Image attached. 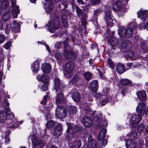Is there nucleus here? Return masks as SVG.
I'll use <instances>...</instances> for the list:
<instances>
[{
    "mask_svg": "<svg viewBox=\"0 0 148 148\" xmlns=\"http://www.w3.org/2000/svg\"><path fill=\"white\" fill-rule=\"evenodd\" d=\"M102 12V10L100 9H97L94 10V18L92 19L93 22L95 21L96 23H97V18L96 15H98L99 14L101 13Z\"/></svg>",
    "mask_w": 148,
    "mask_h": 148,
    "instance_id": "38",
    "label": "nucleus"
},
{
    "mask_svg": "<svg viewBox=\"0 0 148 148\" xmlns=\"http://www.w3.org/2000/svg\"><path fill=\"white\" fill-rule=\"evenodd\" d=\"M107 141L106 139H104L102 141L100 142L102 146H105L107 144Z\"/></svg>",
    "mask_w": 148,
    "mask_h": 148,
    "instance_id": "61",
    "label": "nucleus"
},
{
    "mask_svg": "<svg viewBox=\"0 0 148 148\" xmlns=\"http://www.w3.org/2000/svg\"><path fill=\"white\" fill-rule=\"evenodd\" d=\"M64 56L65 58L68 59H75L76 56L75 53L71 51H68L67 49L63 50Z\"/></svg>",
    "mask_w": 148,
    "mask_h": 148,
    "instance_id": "18",
    "label": "nucleus"
},
{
    "mask_svg": "<svg viewBox=\"0 0 148 148\" xmlns=\"http://www.w3.org/2000/svg\"><path fill=\"white\" fill-rule=\"evenodd\" d=\"M108 41L109 42L112 46H115L117 43V39L114 37V32H107Z\"/></svg>",
    "mask_w": 148,
    "mask_h": 148,
    "instance_id": "13",
    "label": "nucleus"
},
{
    "mask_svg": "<svg viewBox=\"0 0 148 148\" xmlns=\"http://www.w3.org/2000/svg\"><path fill=\"white\" fill-rule=\"evenodd\" d=\"M68 127L66 130V139L70 140H71L74 137V136L72 132L77 133L80 130V128L77 126L72 127L71 124L68 123H66Z\"/></svg>",
    "mask_w": 148,
    "mask_h": 148,
    "instance_id": "5",
    "label": "nucleus"
},
{
    "mask_svg": "<svg viewBox=\"0 0 148 148\" xmlns=\"http://www.w3.org/2000/svg\"><path fill=\"white\" fill-rule=\"evenodd\" d=\"M37 79L38 81H42L45 84L48 85L49 83V77L44 74L42 75L39 74L37 76Z\"/></svg>",
    "mask_w": 148,
    "mask_h": 148,
    "instance_id": "21",
    "label": "nucleus"
},
{
    "mask_svg": "<svg viewBox=\"0 0 148 148\" xmlns=\"http://www.w3.org/2000/svg\"><path fill=\"white\" fill-rule=\"evenodd\" d=\"M137 95L140 101H143L146 100V95L144 91H139L137 93Z\"/></svg>",
    "mask_w": 148,
    "mask_h": 148,
    "instance_id": "32",
    "label": "nucleus"
},
{
    "mask_svg": "<svg viewBox=\"0 0 148 148\" xmlns=\"http://www.w3.org/2000/svg\"><path fill=\"white\" fill-rule=\"evenodd\" d=\"M110 9L111 8L108 5H107L106 7L105 15L104 17V18L106 21H108L110 19H112Z\"/></svg>",
    "mask_w": 148,
    "mask_h": 148,
    "instance_id": "25",
    "label": "nucleus"
},
{
    "mask_svg": "<svg viewBox=\"0 0 148 148\" xmlns=\"http://www.w3.org/2000/svg\"><path fill=\"white\" fill-rule=\"evenodd\" d=\"M55 48L58 49L61 47H63V43L61 42H57L56 43L55 46Z\"/></svg>",
    "mask_w": 148,
    "mask_h": 148,
    "instance_id": "54",
    "label": "nucleus"
},
{
    "mask_svg": "<svg viewBox=\"0 0 148 148\" xmlns=\"http://www.w3.org/2000/svg\"><path fill=\"white\" fill-rule=\"evenodd\" d=\"M12 7L13 9L12 10V15L13 17L16 18L18 16V14L19 13L20 11L19 6L16 5V1L15 0H11ZM1 7L2 10L6 9L9 6L10 2L9 0H0Z\"/></svg>",
    "mask_w": 148,
    "mask_h": 148,
    "instance_id": "2",
    "label": "nucleus"
},
{
    "mask_svg": "<svg viewBox=\"0 0 148 148\" xmlns=\"http://www.w3.org/2000/svg\"><path fill=\"white\" fill-rule=\"evenodd\" d=\"M80 81V79L78 75H75L73 77L71 80L70 84H77Z\"/></svg>",
    "mask_w": 148,
    "mask_h": 148,
    "instance_id": "36",
    "label": "nucleus"
},
{
    "mask_svg": "<svg viewBox=\"0 0 148 148\" xmlns=\"http://www.w3.org/2000/svg\"><path fill=\"white\" fill-rule=\"evenodd\" d=\"M39 63L38 61H36L33 62L31 66V69L33 72H36L39 69Z\"/></svg>",
    "mask_w": 148,
    "mask_h": 148,
    "instance_id": "33",
    "label": "nucleus"
},
{
    "mask_svg": "<svg viewBox=\"0 0 148 148\" xmlns=\"http://www.w3.org/2000/svg\"><path fill=\"white\" fill-rule=\"evenodd\" d=\"M77 111V108L75 106H70L68 109L69 112L71 113L74 114Z\"/></svg>",
    "mask_w": 148,
    "mask_h": 148,
    "instance_id": "47",
    "label": "nucleus"
},
{
    "mask_svg": "<svg viewBox=\"0 0 148 148\" xmlns=\"http://www.w3.org/2000/svg\"><path fill=\"white\" fill-rule=\"evenodd\" d=\"M55 125L54 121L53 120H50L48 121L46 124V126L49 128H52Z\"/></svg>",
    "mask_w": 148,
    "mask_h": 148,
    "instance_id": "46",
    "label": "nucleus"
},
{
    "mask_svg": "<svg viewBox=\"0 0 148 148\" xmlns=\"http://www.w3.org/2000/svg\"><path fill=\"white\" fill-rule=\"evenodd\" d=\"M137 14L138 17L141 20H148V10L141 9Z\"/></svg>",
    "mask_w": 148,
    "mask_h": 148,
    "instance_id": "17",
    "label": "nucleus"
},
{
    "mask_svg": "<svg viewBox=\"0 0 148 148\" xmlns=\"http://www.w3.org/2000/svg\"><path fill=\"white\" fill-rule=\"evenodd\" d=\"M49 99L47 95L44 96V99L43 100L41 101V103L44 105L46 103V101L47 100Z\"/></svg>",
    "mask_w": 148,
    "mask_h": 148,
    "instance_id": "57",
    "label": "nucleus"
},
{
    "mask_svg": "<svg viewBox=\"0 0 148 148\" xmlns=\"http://www.w3.org/2000/svg\"><path fill=\"white\" fill-rule=\"evenodd\" d=\"M55 115L58 118H63L66 116L67 112L66 109L61 106H58L55 110Z\"/></svg>",
    "mask_w": 148,
    "mask_h": 148,
    "instance_id": "10",
    "label": "nucleus"
},
{
    "mask_svg": "<svg viewBox=\"0 0 148 148\" xmlns=\"http://www.w3.org/2000/svg\"><path fill=\"white\" fill-rule=\"evenodd\" d=\"M118 31V34L121 38H129L132 36L133 34V29L129 27L125 28L124 27L121 26L119 27Z\"/></svg>",
    "mask_w": 148,
    "mask_h": 148,
    "instance_id": "3",
    "label": "nucleus"
},
{
    "mask_svg": "<svg viewBox=\"0 0 148 148\" xmlns=\"http://www.w3.org/2000/svg\"><path fill=\"white\" fill-rule=\"evenodd\" d=\"M47 86H42L41 88V89L42 91H45L47 90Z\"/></svg>",
    "mask_w": 148,
    "mask_h": 148,
    "instance_id": "63",
    "label": "nucleus"
},
{
    "mask_svg": "<svg viewBox=\"0 0 148 148\" xmlns=\"http://www.w3.org/2000/svg\"><path fill=\"white\" fill-rule=\"evenodd\" d=\"M62 90L59 89L58 91H56L57 95L56 99V102L57 104L64 103L66 101V98L62 92Z\"/></svg>",
    "mask_w": 148,
    "mask_h": 148,
    "instance_id": "14",
    "label": "nucleus"
},
{
    "mask_svg": "<svg viewBox=\"0 0 148 148\" xmlns=\"http://www.w3.org/2000/svg\"><path fill=\"white\" fill-rule=\"evenodd\" d=\"M108 92V88H106L103 89V93L104 94V95H102L100 93L97 94V93H95L96 97L97 99L101 98L102 97L104 99L101 101V103L100 105L99 104V106H102L105 105L106 103L108 102V100L107 99H105V95H107Z\"/></svg>",
    "mask_w": 148,
    "mask_h": 148,
    "instance_id": "12",
    "label": "nucleus"
},
{
    "mask_svg": "<svg viewBox=\"0 0 148 148\" xmlns=\"http://www.w3.org/2000/svg\"><path fill=\"white\" fill-rule=\"evenodd\" d=\"M102 114L99 113L94 118V125L96 127L101 128L107 126V123L106 121L102 118Z\"/></svg>",
    "mask_w": 148,
    "mask_h": 148,
    "instance_id": "8",
    "label": "nucleus"
},
{
    "mask_svg": "<svg viewBox=\"0 0 148 148\" xmlns=\"http://www.w3.org/2000/svg\"><path fill=\"white\" fill-rule=\"evenodd\" d=\"M121 46L124 48H127L129 44H130V42L127 40H123L121 42Z\"/></svg>",
    "mask_w": 148,
    "mask_h": 148,
    "instance_id": "41",
    "label": "nucleus"
},
{
    "mask_svg": "<svg viewBox=\"0 0 148 148\" xmlns=\"http://www.w3.org/2000/svg\"><path fill=\"white\" fill-rule=\"evenodd\" d=\"M81 145V141L79 139H76L74 145L71 146L70 148H80Z\"/></svg>",
    "mask_w": 148,
    "mask_h": 148,
    "instance_id": "40",
    "label": "nucleus"
},
{
    "mask_svg": "<svg viewBox=\"0 0 148 148\" xmlns=\"http://www.w3.org/2000/svg\"><path fill=\"white\" fill-rule=\"evenodd\" d=\"M125 145L126 148H135L136 144L134 140L129 139L126 141Z\"/></svg>",
    "mask_w": 148,
    "mask_h": 148,
    "instance_id": "27",
    "label": "nucleus"
},
{
    "mask_svg": "<svg viewBox=\"0 0 148 148\" xmlns=\"http://www.w3.org/2000/svg\"><path fill=\"white\" fill-rule=\"evenodd\" d=\"M127 119L130 126L135 127L142 120V118L138 115L132 114L128 115Z\"/></svg>",
    "mask_w": 148,
    "mask_h": 148,
    "instance_id": "6",
    "label": "nucleus"
},
{
    "mask_svg": "<svg viewBox=\"0 0 148 148\" xmlns=\"http://www.w3.org/2000/svg\"><path fill=\"white\" fill-rule=\"evenodd\" d=\"M47 29L51 33L54 32L56 29H58L60 27V23L58 18L54 21H51L49 22L46 26Z\"/></svg>",
    "mask_w": 148,
    "mask_h": 148,
    "instance_id": "9",
    "label": "nucleus"
},
{
    "mask_svg": "<svg viewBox=\"0 0 148 148\" xmlns=\"http://www.w3.org/2000/svg\"><path fill=\"white\" fill-rule=\"evenodd\" d=\"M116 71L119 74H122L125 71V67L124 65L121 64L119 63L116 66Z\"/></svg>",
    "mask_w": 148,
    "mask_h": 148,
    "instance_id": "35",
    "label": "nucleus"
},
{
    "mask_svg": "<svg viewBox=\"0 0 148 148\" xmlns=\"http://www.w3.org/2000/svg\"><path fill=\"white\" fill-rule=\"evenodd\" d=\"M72 97L75 101L77 102L80 100L81 96L80 94L77 91H75L72 93Z\"/></svg>",
    "mask_w": 148,
    "mask_h": 148,
    "instance_id": "34",
    "label": "nucleus"
},
{
    "mask_svg": "<svg viewBox=\"0 0 148 148\" xmlns=\"http://www.w3.org/2000/svg\"><path fill=\"white\" fill-rule=\"evenodd\" d=\"M5 40L4 36L3 35L0 34V44L3 43Z\"/></svg>",
    "mask_w": 148,
    "mask_h": 148,
    "instance_id": "58",
    "label": "nucleus"
},
{
    "mask_svg": "<svg viewBox=\"0 0 148 148\" xmlns=\"http://www.w3.org/2000/svg\"><path fill=\"white\" fill-rule=\"evenodd\" d=\"M121 82L122 85H127L130 83V81L128 79H122L121 80Z\"/></svg>",
    "mask_w": 148,
    "mask_h": 148,
    "instance_id": "51",
    "label": "nucleus"
},
{
    "mask_svg": "<svg viewBox=\"0 0 148 148\" xmlns=\"http://www.w3.org/2000/svg\"><path fill=\"white\" fill-rule=\"evenodd\" d=\"M90 89L95 93L98 88V81L97 80L93 81L90 84Z\"/></svg>",
    "mask_w": 148,
    "mask_h": 148,
    "instance_id": "30",
    "label": "nucleus"
},
{
    "mask_svg": "<svg viewBox=\"0 0 148 148\" xmlns=\"http://www.w3.org/2000/svg\"><path fill=\"white\" fill-rule=\"evenodd\" d=\"M140 48L144 53L148 52V47L145 42H142L140 43Z\"/></svg>",
    "mask_w": 148,
    "mask_h": 148,
    "instance_id": "39",
    "label": "nucleus"
},
{
    "mask_svg": "<svg viewBox=\"0 0 148 148\" xmlns=\"http://www.w3.org/2000/svg\"><path fill=\"white\" fill-rule=\"evenodd\" d=\"M10 16L9 12H7L4 13L2 16V20L5 21H7L9 19Z\"/></svg>",
    "mask_w": 148,
    "mask_h": 148,
    "instance_id": "44",
    "label": "nucleus"
},
{
    "mask_svg": "<svg viewBox=\"0 0 148 148\" xmlns=\"http://www.w3.org/2000/svg\"><path fill=\"white\" fill-rule=\"evenodd\" d=\"M76 9V12L78 16L81 18H86L87 16L82 12V10L76 5H73V9Z\"/></svg>",
    "mask_w": 148,
    "mask_h": 148,
    "instance_id": "22",
    "label": "nucleus"
},
{
    "mask_svg": "<svg viewBox=\"0 0 148 148\" xmlns=\"http://www.w3.org/2000/svg\"><path fill=\"white\" fill-rule=\"evenodd\" d=\"M9 132H8L7 134H6L5 136V142L7 143L9 142L10 141V139H9L8 136L9 134Z\"/></svg>",
    "mask_w": 148,
    "mask_h": 148,
    "instance_id": "60",
    "label": "nucleus"
},
{
    "mask_svg": "<svg viewBox=\"0 0 148 148\" xmlns=\"http://www.w3.org/2000/svg\"><path fill=\"white\" fill-rule=\"evenodd\" d=\"M101 0H90V5H94L98 4L100 2Z\"/></svg>",
    "mask_w": 148,
    "mask_h": 148,
    "instance_id": "53",
    "label": "nucleus"
},
{
    "mask_svg": "<svg viewBox=\"0 0 148 148\" xmlns=\"http://www.w3.org/2000/svg\"><path fill=\"white\" fill-rule=\"evenodd\" d=\"M113 1L114 0H111ZM116 2L114 3L113 5V8L114 11L118 10L119 12H121L123 11L124 6L122 5L121 3V1H119L120 0H116Z\"/></svg>",
    "mask_w": 148,
    "mask_h": 148,
    "instance_id": "19",
    "label": "nucleus"
},
{
    "mask_svg": "<svg viewBox=\"0 0 148 148\" xmlns=\"http://www.w3.org/2000/svg\"><path fill=\"white\" fill-rule=\"evenodd\" d=\"M113 19H110V20L108 21H106L107 23V25L108 26H111L113 24Z\"/></svg>",
    "mask_w": 148,
    "mask_h": 148,
    "instance_id": "56",
    "label": "nucleus"
},
{
    "mask_svg": "<svg viewBox=\"0 0 148 148\" xmlns=\"http://www.w3.org/2000/svg\"><path fill=\"white\" fill-rule=\"evenodd\" d=\"M22 23H18L15 20L13 21L10 25L7 23L5 28V33L8 34L10 33L11 29L14 32H19L20 25Z\"/></svg>",
    "mask_w": 148,
    "mask_h": 148,
    "instance_id": "4",
    "label": "nucleus"
},
{
    "mask_svg": "<svg viewBox=\"0 0 148 148\" xmlns=\"http://www.w3.org/2000/svg\"><path fill=\"white\" fill-rule=\"evenodd\" d=\"M145 103H139L136 108L137 113L139 116L141 117L145 114Z\"/></svg>",
    "mask_w": 148,
    "mask_h": 148,
    "instance_id": "15",
    "label": "nucleus"
},
{
    "mask_svg": "<svg viewBox=\"0 0 148 148\" xmlns=\"http://www.w3.org/2000/svg\"><path fill=\"white\" fill-rule=\"evenodd\" d=\"M7 116H9L8 115V112L7 111L5 112L4 110H2L0 111V123H4L6 121L7 119ZM10 116H11L12 118H11L10 119L12 120L13 117L11 115ZM10 119H8V120ZM8 121H7V122ZM7 124L8 125L7 127L11 128H14V127H9V125L7 123ZM14 128H16V127H14Z\"/></svg>",
    "mask_w": 148,
    "mask_h": 148,
    "instance_id": "16",
    "label": "nucleus"
},
{
    "mask_svg": "<svg viewBox=\"0 0 148 148\" xmlns=\"http://www.w3.org/2000/svg\"><path fill=\"white\" fill-rule=\"evenodd\" d=\"M63 130L62 125L60 124L56 125L54 128V132L53 134L54 136H57L60 135Z\"/></svg>",
    "mask_w": 148,
    "mask_h": 148,
    "instance_id": "23",
    "label": "nucleus"
},
{
    "mask_svg": "<svg viewBox=\"0 0 148 148\" xmlns=\"http://www.w3.org/2000/svg\"><path fill=\"white\" fill-rule=\"evenodd\" d=\"M3 50L2 49L1 47H0V56H1V59H0L1 60H2L4 58V57L3 56V54L2 53Z\"/></svg>",
    "mask_w": 148,
    "mask_h": 148,
    "instance_id": "62",
    "label": "nucleus"
},
{
    "mask_svg": "<svg viewBox=\"0 0 148 148\" xmlns=\"http://www.w3.org/2000/svg\"><path fill=\"white\" fill-rule=\"evenodd\" d=\"M29 138H31L33 145V148H35L38 145H39L41 148L43 147L44 144L42 142V141L39 139L38 137L36 135H32Z\"/></svg>",
    "mask_w": 148,
    "mask_h": 148,
    "instance_id": "11",
    "label": "nucleus"
},
{
    "mask_svg": "<svg viewBox=\"0 0 148 148\" xmlns=\"http://www.w3.org/2000/svg\"><path fill=\"white\" fill-rule=\"evenodd\" d=\"M2 103L5 111L8 112V115H11L13 117L12 120L9 119L7 121L8 124L9 125V127H17L18 125L21 124L22 122H17L16 119L14 117V114L13 113H11L10 109L9 108V103L8 100L6 99H4Z\"/></svg>",
    "mask_w": 148,
    "mask_h": 148,
    "instance_id": "1",
    "label": "nucleus"
},
{
    "mask_svg": "<svg viewBox=\"0 0 148 148\" xmlns=\"http://www.w3.org/2000/svg\"><path fill=\"white\" fill-rule=\"evenodd\" d=\"M137 133L136 132H131V134L130 135V136L132 137H134V138L135 137H136V136H137Z\"/></svg>",
    "mask_w": 148,
    "mask_h": 148,
    "instance_id": "59",
    "label": "nucleus"
},
{
    "mask_svg": "<svg viewBox=\"0 0 148 148\" xmlns=\"http://www.w3.org/2000/svg\"><path fill=\"white\" fill-rule=\"evenodd\" d=\"M95 112V111L92 110L89 107L87 108L86 110V114H88L89 115L91 114H92L93 115L94 114Z\"/></svg>",
    "mask_w": 148,
    "mask_h": 148,
    "instance_id": "48",
    "label": "nucleus"
},
{
    "mask_svg": "<svg viewBox=\"0 0 148 148\" xmlns=\"http://www.w3.org/2000/svg\"><path fill=\"white\" fill-rule=\"evenodd\" d=\"M61 18L63 25L65 27H66L68 24L67 20V16L66 15L63 14L62 15Z\"/></svg>",
    "mask_w": 148,
    "mask_h": 148,
    "instance_id": "43",
    "label": "nucleus"
},
{
    "mask_svg": "<svg viewBox=\"0 0 148 148\" xmlns=\"http://www.w3.org/2000/svg\"><path fill=\"white\" fill-rule=\"evenodd\" d=\"M108 62L110 67L112 69H114V66L111 59L110 58L108 59Z\"/></svg>",
    "mask_w": 148,
    "mask_h": 148,
    "instance_id": "55",
    "label": "nucleus"
},
{
    "mask_svg": "<svg viewBox=\"0 0 148 148\" xmlns=\"http://www.w3.org/2000/svg\"><path fill=\"white\" fill-rule=\"evenodd\" d=\"M74 64L72 61L67 62L63 67L64 73L66 77L71 78L72 76V71L74 67Z\"/></svg>",
    "mask_w": 148,
    "mask_h": 148,
    "instance_id": "7",
    "label": "nucleus"
},
{
    "mask_svg": "<svg viewBox=\"0 0 148 148\" xmlns=\"http://www.w3.org/2000/svg\"><path fill=\"white\" fill-rule=\"evenodd\" d=\"M11 44V41H9L7 42L4 45L3 47L6 49H8L10 47Z\"/></svg>",
    "mask_w": 148,
    "mask_h": 148,
    "instance_id": "49",
    "label": "nucleus"
},
{
    "mask_svg": "<svg viewBox=\"0 0 148 148\" xmlns=\"http://www.w3.org/2000/svg\"><path fill=\"white\" fill-rule=\"evenodd\" d=\"M47 2L44 5L45 11L47 13H49L52 11L53 8V6L51 2L49 0H45Z\"/></svg>",
    "mask_w": 148,
    "mask_h": 148,
    "instance_id": "24",
    "label": "nucleus"
},
{
    "mask_svg": "<svg viewBox=\"0 0 148 148\" xmlns=\"http://www.w3.org/2000/svg\"><path fill=\"white\" fill-rule=\"evenodd\" d=\"M41 69L44 73H48L51 70V66L48 63L44 64L42 65Z\"/></svg>",
    "mask_w": 148,
    "mask_h": 148,
    "instance_id": "26",
    "label": "nucleus"
},
{
    "mask_svg": "<svg viewBox=\"0 0 148 148\" xmlns=\"http://www.w3.org/2000/svg\"><path fill=\"white\" fill-rule=\"evenodd\" d=\"M106 132V130L105 129H103L100 131L98 136L99 140H101L105 138Z\"/></svg>",
    "mask_w": 148,
    "mask_h": 148,
    "instance_id": "37",
    "label": "nucleus"
},
{
    "mask_svg": "<svg viewBox=\"0 0 148 148\" xmlns=\"http://www.w3.org/2000/svg\"><path fill=\"white\" fill-rule=\"evenodd\" d=\"M134 53L132 51H129L128 52L127 57L128 58H131L132 60H133L134 58L132 57L134 56Z\"/></svg>",
    "mask_w": 148,
    "mask_h": 148,
    "instance_id": "52",
    "label": "nucleus"
},
{
    "mask_svg": "<svg viewBox=\"0 0 148 148\" xmlns=\"http://www.w3.org/2000/svg\"><path fill=\"white\" fill-rule=\"evenodd\" d=\"M4 29L3 24L1 20H0V30H3Z\"/></svg>",
    "mask_w": 148,
    "mask_h": 148,
    "instance_id": "64",
    "label": "nucleus"
},
{
    "mask_svg": "<svg viewBox=\"0 0 148 148\" xmlns=\"http://www.w3.org/2000/svg\"><path fill=\"white\" fill-rule=\"evenodd\" d=\"M145 128L143 124L139 125L137 128V131L138 132L141 133L143 132Z\"/></svg>",
    "mask_w": 148,
    "mask_h": 148,
    "instance_id": "50",
    "label": "nucleus"
},
{
    "mask_svg": "<svg viewBox=\"0 0 148 148\" xmlns=\"http://www.w3.org/2000/svg\"><path fill=\"white\" fill-rule=\"evenodd\" d=\"M87 144L88 147L90 148L97 146V142L92 139V137L90 136H89L88 137Z\"/></svg>",
    "mask_w": 148,
    "mask_h": 148,
    "instance_id": "29",
    "label": "nucleus"
},
{
    "mask_svg": "<svg viewBox=\"0 0 148 148\" xmlns=\"http://www.w3.org/2000/svg\"><path fill=\"white\" fill-rule=\"evenodd\" d=\"M63 56V53H61L60 50H58L55 53L54 57L57 60H60L62 57Z\"/></svg>",
    "mask_w": 148,
    "mask_h": 148,
    "instance_id": "42",
    "label": "nucleus"
},
{
    "mask_svg": "<svg viewBox=\"0 0 148 148\" xmlns=\"http://www.w3.org/2000/svg\"><path fill=\"white\" fill-rule=\"evenodd\" d=\"M84 76L86 80L88 81L91 79L92 75L90 72H86L84 74Z\"/></svg>",
    "mask_w": 148,
    "mask_h": 148,
    "instance_id": "45",
    "label": "nucleus"
},
{
    "mask_svg": "<svg viewBox=\"0 0 148 148\" xmlns=\"http://www.w3.org/2000/svg\"><path fill=\"white\" fill-rule=\"evenodd\" d=\"M54 88L56 90V91H58L59 89L63 90L62 88H60V79L57 78H55L54 80Z\"/></svg>",
    "mask_w": 148,
    "mask_h": 148,
    "instance_id": "28",
    "label": "nucleus"
},
{
    "mask_svg": "<svg viewBox=\"0 0 148 148\" xmlns=\"http://www.w3.org/2000/svg\"><path fill=\"white\" fill-rule=\"evenodd\" d=\"M82 122L83 125L86 127H90L92 125V120L87 116H85L82 118Z\"/></svg>",
    "mask_w": 148,
    "mask_h": 148,
    "instance_id": "20",
    "label": "nucleus"
},
{
    "mask_svg": "<svg viewBox=\"0 0 148 148\" xmlns=\"http://www.w3.org/2000/svg\"><path fill=\"white\" fill-rule=\"evenodd\" d=\"M141 23L137 27L138 29H145L147 28L148 25V20H141Z\"/></svg>",
    "mask_w": 148,
    "mask_h": 148,
    "instance_id": "31",
    "label": "nucleus"
}]
</instances>
